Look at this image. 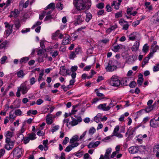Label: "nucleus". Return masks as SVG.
I'll use <instances>...</instances> for the list:
<instances>
[{"label": "nucleus", "mask_w": 159, "mask_h": 159, "mask_svg": "<svg viewBox=\"0 0 159 159\" xmlns=\"http://www.w3.org/2000/svg\"><path fill=\"white\" fill-rule=\"evenodd\" d=\"M76 1V4L77 9L79 11L85 9L86 6L87 9H89L91 5V0H75Z\"/></svg>", "instance_id": "1"}, {"label": "nucleus", "mask_w": 159, "mask_h": 159, "mask_svg": "<svg viewBox=\"0 0 159 159\" xmlns=\"http://www.w3.org/2000/svg\"><path fill=\"white\" fill-rule=\"evenodd\" d=\"M114 100H111L110 103L108 105H107V104L106 103L100 104L97 107V108L104 111H108L111 108L116 105V103H114Z\"/></svg>", "instance_id": "2"}, {"label": "nucleus", "mask_w": 159, "mask_h": 159, "mask_svg": "<svg viewBox=\"0 0 159 159\" xmlns=\"http://www.w3.org/2000/svg\"><path fill=\"white\" fill-rule=\"evenodd\" d=\"M75 117L77 119H75L72 116H71L72 120L69 122V123L66 124V126L68 128H70L71 126L76 125L82 121V119L81 117L76 116H75Z\"/></svg>", "instance_id": "3"}, {"label": "nucleus", "mask_w": 159, "mask_h": 159, "mask_svg": "<svg viewBox=\"0 0 159 159\" xmlns=\"http://www.w3.org/2000/svg\"><path fill=\"white\" fill-rule=\"evenodd\" d=\"M110 84L113 86L119 87L121 84L120 81L117 76L113 75L110 79Z\"/></svg>", "instance_id": "4"}, {"label": "nucleus", "mask_w": 159, "mask_h": 159, "mask_svg": "<svg viewBox=\"0 0 159 159\" xmlns=\"http://www.w3.org/2000/svg\"><path fill=\"white\" fill-rule=\"evenodd\" d=\"M24 150L21 148L16 147L14 148L12 152L13 157L16 159H18L22 156Z\"/></svg>", "instance_id": "5"}, {"label": "nucleus", "mask_w": 159, "mask_h": 159, "mask_svg": "<svg viewBox=\"0 0 159 159\" xmlns=\"http://www.w3.org/2000/svg\"><path fill=\"white\" fill-rule=\"evenodd\" d=\"M19 87L21 90L22 94L25 95L27 93L28 91L30 89L31 86L30 84H27L26 83V82H25L22 84Z\"/></svg>", "instance_id": "6"}, {"label": "nucleus", "mask_w": 159, "mask_h": 159, "mask_svg": "<svg viewBox=\"0 0 159 159\" xmlns=\"http://www.w3.org/2000/svg\"><path fill=\"white\" fill-rule=\"evenodd\" d=\"M4 24L5 25V27L7 28L5 31V34L7 37H8L9 36L12 32V28L13 25H10L7 22H4Z\"/></svg>", "instance_id": "7"}, {"label": "nucleus", "mask_w": 159, "mask_h": 159, "mask_svg": "<svg viewBox=\"0 0 159 159\" xmlns=\"http://www.w3.org/2000/svg\"><path fill=\"white\" fill-rule=\"evenodd\" d=\"M116 66L114 63L111 61H109L108 65L105 67L106 70L107 71L112 72L116 70Z\"/></svg>", "instance_id": "8"}, {"label": "nucleus", "mask_w": 159, "mask_h": 159, "mask_svg": "<svg viewBox=\"0 0 159 159\" xmlns=\"http://www.w3.org/2000/svg\"><path fill=\"white\" fill-rule=\"evenodd\" d=\"M74 25H76L81 24L84 20V18L80 15L75 16H74Z\"/></svg>", "instance_id": "9"}, {"label": "nucleus", "mask_w": 159, "mask_h": 159, "mask_svg": "<svg viewBox=\"0 0 159 159\" xmlns=\"http://www.w3.org/2000/svg\"><path fill=\"white\" fill-rule=\"evenodd\" d=\"M42 22V21H37L34 25H33L31 28V29H33L34 28L37 27L35 29V31L37 33H39L40 32L41 28V27L40 26V25L41 24Z\"/></svg>", "instance_id": "10"}, {"label": "nucleus", "mask_w": 159, "mask_h": 159, "mask_svg": "<svg viewBox=\"0 0 159 159\" xmlns=\"http://www.w3.org/2000/svg\"><path fill=\"white\" fill-rule=\"evenodd\" d=\"M150 125L152 128H157L159 126V122L154 118L152 119L150 121Z\"/></svg>", "instance_id": "11"}, {"label": "nucleus", "mask_w": 159, "mask_h": 159, "mask_svg": "<svg viewBox=\"0 0 159 159\" xmlns=\"http://www.w3.org/2000/svg\"><path fill=\"white\" fill-rule=\"evenodd\" d=\"M69 70L66 69L64 66H61L60 68V71L59 74L62 75H66L67 74L69 75L68 73V71H69Z\"/></svg>", "instance_id": "12"}, {"label": "nucleus", "mask_w": 159, "mask_h": 159, "mask_svg": "<svg viewBox=\"0 0 159 159\" xmlns=\"http://www.w3.org/2000/svg\"><path fill=\"white\" fill-rule=\"evenodd\" d=\"M131 80L130 77L125 78L122 79L120 81L121 84L123 86L128 85V83Z\"/></svg>", "instance_id": "13"}, {"label": "nucleus", "mask_w": 159, "mask_h": 159, "mask_svg": "<svg viewBox=\"0 0 159 159\" xmlns=\"http://www.w3.org/2000/svg\"><path fill=\"white\" fill-rule=\"evenodd\" d=\"M128 150L130 153L135 154L138 152L139 148L136 146H133L129 148Z\"/></svg>", "instance_id": "14"}, {"label": "nucleus", "mask_w": 159, "mask_h": 159, "mask_svg": "<svg viewBox=\"0 0 159 159\" xmlns=\"http://www.w3.org/2000/svg\"><path fill=\"white\" fill-rule=\"evenodd\" d=\"M70 41V36L68 34L66 35L63 39L62 44L64 45L68 44H69Z\"/></svg>", "instance_id": "15"}, {"label": "nucleus", "mask_w": 159, "mask_h": 159, "mask_svg": "<svg viewBox=\"0 0 159 159\" xmlns=\"http://www.w3.org/2000/svg\"><path fill=\"white\" fill-rule=\"evenodd\" d=\"M118 2L116 3V1H113L111 5V7L114 6V8L116 10H118L122 2V0H118Z\"/></svg>", "instance_id": "16"}, {"label": "nucleus", "mask_w": 159, "mask_h": 159, "mask_svg": "<svg viewBox=\"0 0 159 159\" xmlns=\"http://www.w3.org/2000/svg\"><path fill=\"white\" fill-rule=\"evenodd\" d=\"M100 143L99 141H97L95 143L91 142L88 145V147L89 148H96L98 145Z\"/></svg>", "instance_id": "17"}, {"label": "nucleus", "mask_w": 159, "mask_h": 159, "mask_svg": "<svg viewBox=\"0 0 159 159\" xmlns=\"http://www.w3.org/2000/svg\"><path fill=\"white\" fill-rule=\"evenodd\" d=\"M139 46V43L138 41H136L132 47L131 49L133 52H136L138 50Z\"/></svg>", "instance_id": "18"}, {"label": "nucleus", "mask_w": 159, "mask_h": 159, "mask_svg": "<svg viewBox=\"0 0 159 159\" xmlns=\"http://www.w3.org/2000/svg\"><path fill=\"white\" fill-rule=\"evenodd\" d=\"M13 25H14L16 30H19L21 26V23L19 19L15 20Z\"/></svg>", "instance_id": "19"}, {"label": "nucleus", "mask_w": 159, "mask_h": 159, "mask_svg": "<svg viewBox=\"0 0 159 159\" xmlns=\"http://www.w3.org/2000/svg\"><path fill=\"white\" fill-rule=\"evenodd\" d=\"M16 74L17 75L18 77L21 78H23L25 75V74L24 73V70H20L17 71Z\"/></svg>", "instance_id": "20"}, {"label": "nucleus", "mask_w": 159, "mask_h": 159, "mask_svg": "<svg viewBox=\"0 0 159 159\" xmlns=\"http://www.w3.org/2000/svg\"><path fill=\"white\" fill-rule=\"evenodd\" d=\"M46 123L48 125H51L53 122V120L51 116V114H48L46 116Z\"/></svg>", "instance_id": "21"}, {"label": "nucleus", "mask_w": 159, "mask_h": 159, "mask_svg": "<svg viewBox=\"0 0 159 159\" xmlns=\"http://www.w3.org/2000/svg\"><path fill=\"white\" fill-rule=\"evenodd\" d=\"M14 145V143H6L5 148L7 150H9L13 148Z\"/></svg>", "instance_id": "22"}, {"label": "nucleus", "mask_w": 159, "mask_h": 159, "mask_svg": "<svg viewBox=\"0 0 159 159\" xmlns=\"http://www.w3.org/2000/svg\"><path fill=\"white\" fill-rule=\"evenodd\" d=\"M19 14V11L18 10L15 9L14 11H11V14L9 16V17H17Z\"/></svg>", "instance_id": "23"}, {"label": "nucleus", "mask_w": 159, "mask_h": 159, "mask_svg": "<svg viewBox=\"0 0 159 159\" xmlns=\"http://www.w3.org/2000/svg\"><path fill=\"white\" fill-rule=\"evenodd\" d=\"M156 106V102H155L154 104L151 106H148V107H147L145 109L147 112H149L152 110H153Z\"/></svg>", "instance_id": "24"}, {"label": "nucleus", "mask_w": 159, "mask_h": 159, "mask_svg": "<svg viewBox=\"0 0 159 159\" xmlns=\"http://www.w3.org/2000/svg\"><path fill=\"white\" fill-rule=\"evenodd\" d=\"M137 128V127H134L133 128H132L131 127H130L129 129H130V131H129V134L128 136L131 137L132 136H133Z\"/></svg>", "instance_id": "25"}, {"label": "nucleus", "mask_w": 159, "mask_h": 159, "mask_svg": "<svg viewBox=\"0 0 159 159\" xmlns=\"http://www.w3.org/2000/svg\"><path fill=\"white\" fill-rule=\"evenodd\" d=\"M30 3L31 5L32 4V2H30L29 0H28L24 3L22 4L20 2V5L23 8H25L27 7Z\"/></svg>", "instance_id": "26"}, {"label": "nucleus", "mask_w": 159, "mask_h": 159, "mask_svg": "<svg viewBox=\"0 0 159 159\" xmlns=\"http://www.w3.org/2000/svg\"><path fill=\"white\" fill-rule=\"evenodd\" d=\"M55 8V4L54 3H51L48 5L45 8V10L51 9L53 10Z\"/></svg>", "instance_id": "27"}, {"label": "nucleus", "mask_w": 159, "mask_h": 159, "mask_svg": "<svg viewBox=\"0 0 159 159\" xmlns=\"http://www.w3.org/2000/svg\"><path fill=\"white\" fill-rule=\"evenodd\" d=\"M78 140V136L77 135H75L73 136L72 138L70 139V143H73L76 141Z\"/></svg>", "instance_id": "28"}, {"label": "nucleus", "mask_w": 159, "mask_h": 159, "mask_svg": "<svg viewBox=\"0 0 159 159\" xmlns=\"http://www.w3.org/2000/svg\"><path fill=\"white\" fill-rule=\"evenodd\" d=\"M27 135L29 137L30 140H34L36 138V134L34 133H32L31 134H29Z\"/></svg>", "instance_id": "29"}, {"label": "nucleus", "mask_w": 159, "mask_h": 159, "mask_svg": "<svg viewBox=\"0 0 159 159\" xmlns=\"http://www.w3.org/2000/svg\"><path fill=\"white\" fill-rule=\"evenodd\" d=\"M136 34L135 32H133L129 35V39L130 40H134L136 38Z\"/></svg>", "instance_id": "30"}, {"label": "nucleus", "mask_w": 159, "mask_h": 159, "mask_svg": "<svg viewBox=\"0 0 159 159\" xmlns=\"http://www.w3.org/2000/svg\"><path fill=\"white\" fill-rule=\"evenodd\" d=\"M92 16L91 14L90 13H87L86 16L85 21L88 22L92 19Z\"/></svg>", "instance_id": "31"}, {"label": "nucleus", "mask_w": 159, "mask_h": 159, "mask_svg": "<svg viewBox=\"0 0 159 159\" xmlns=\"http://www.w3.org/2000/svg\"><path fill=\"white\" fill-rule=\"evenodd\" d=\"M121 45L117 44L116 45H114L113 47V50L115 52H118L120 48Z\"/></svg>", "instance_id": "32"}, {"label": "nucleus", "mask_w": 159, "mask_h": 159, "mask_svg": "<svg viewBox=\"0 0 159 159\" xmlns=\"http://www.w3.org/2000/svg\"><path fill=\"white\" fill-rule=\"evenodd\" d=\"M76 54L74 51H71L70 52L69 58L71 59H74L76 57Z\"/></svg>", "instance_id": "33"}, {"label": "nucleus", "mask_w": 159, "mask_h": 159, "mask_svg": "<svg viewBox=\"0 0 159 159\" xmlns=\"http://www.w3.org/2000/svg\"><path fill=\"white\" fill-rule=\"evenodd\" d=\"M59 128L60 126L59 125H56L55 126L52 127V129L51 131L52 132V133H53L57 131L59 129Z\"/></svg>", "instance_id": "34"}, {"label": "nucleus", "mask_w": 159, "mask_h": 159, "mask_svg": "<svg viewBox=\"0 0 159 159\" xmlns=\"http://www.w3.org/2000/svg\"><path fill=\"white\" fill-rule=\"evenodd\" d=\"M143 81V79L142 77H140L138 78L137 80V83L138 84L139 86H141Z\"/></svg>", "instance_id": "35"}, {"label": "nucleus", "mask_w": 159, "mask_h": 159, "mask_svg": "<svg viewBox=\"0 0 159 159\" xmlns=\"http://www.w3.org/2000/svg\"><path fill=\"white\" fill-rule=\"evenodd\" d=\"M29 60V58L28 57H24L20 59V62L21 64L22 63H26Z\"/></svg>", "instance_id": "36"}, {"label": "nucleus", "mask_w": 159, "mask_h": 159, "mask_svg": "<svg viewBox=\"0 0 159 159\" xmlns=\"http://www.w3.org/2000/svg\"><path fill=\"white\" fill-rule=\"evenodd\" d=\"M63 5L61 2H58L56 5V7L58 10H61L63 8Z\"/></svg>", "instance_id": "37"}, {"label": "nucleus", "mask_w": 159, "mask_h": 159, "mask_svg": "<svg viewBox=\"0 0 159 159\" xmlns=\"http://www.w3.org/2000/svg\"><path fill=\"white\" fill-rule=\"evenodd\" d=\"M36 81L37 80L34 77H32L30 79V84H29L31 86V85L34 84L36 82Z\"/></svg>", "instance_id": "38"}, {"label": "nucleus", "mask_w": 159, "mask_h": 159, "mask_svg": "<svg viewBox=\"0 0 159 159\" xmlns=\"http://www.w3.org/2000/svg\"><path fill=\"white\" fill-rule=\"evenodd\" d=\"M13 136V133L9 131L6 132L5 136L6 137L11 138Z\"/></svg>", "instance_id": "39"}, {"label": "nucleus", "mask_w": 159, "mask_h": 159, "mask_svg": "<svg viewBox=\"0 0 159 159\" xmlns=\"http://www.w3.org/2000/svg\"><path fill=\"white\" fill-rule=\"evenodd\" d=\"M149 59L150 57H146L145 58L142 63V67H143L146 65V64L148 62V61L149 60Z\"/></svg>", "instance_id": "40"}, {"label": "nucleus", "mask_w": 159, "mask_h": 159, "mask_svg": "<svg viewBox=\"0 0 159 159\" xmlns=\"http://www.w3.org/2000/svg\"><path fill=\"white\" fill-rule=\"evenodd\" d=\"M37 113V110H30L27 112L28 115L30 116L31 114L36 115Z\"/></svg>", "instance_id": "41"}, {"label": "nucleus", "mask_w": 159, "mask_h": 159, "mask_svg": "<svg viewBox=\"0 0 159 159\" xmlns=\"http://www.w3.org/2000/svg\"><path fill=\"white\" fill-rule=\"evenodd\" d=\"M59 34H60L59 31L58 30L56 32L52 34V39H55L56 37L59 35Z\"/></svg>", "instance_id": "42"}, {"label": "nucleus", "mask_w": 159, "mask_h": 159, "mask_svg": "<svg viewBox=\"0 0 159 159\" xmlns=\"http://www.w3.org/2000/svg\"><path fill=\"white\" fill-rule=\"evenodd\" d=\"M96 131L95 128L93 127H91L89 130V134L90 135L93 134Z\"/></svg>", "instance_id": "43"}, {"label": "nucleus", "mask_w": 159, "mask_h": 159, "mask_svg": "<svg viewBox=\"0 0 159 159\" xmlns=\"http://www.w3.org/2000/svg\"><path fill=\"white\" fill-rule=\"evenodd\" d=\"M105 4L102 2L98 3L96 5V7L98 9H101L104 7Z\"/></svg>", "instance_id": "44"}, {"label": "nucleus", "mask_w": 159, "mask_h": 159, "mask_svg": "<svg viewBox=\"0 0 159 159\" xmlns=\"http://www.w3.org/2000/svg\"><path fill=\"white\" fill-rule=\"evenodd\" d=\"M122 26H123V30H127L129 28V25L127 21H125V24H124Z\"/></svg>", "instance_id": "45"}, {"label": "nucleus", "mask_w": 159, "mask_h": 159, "mask_svg": "<svg viewBox=\"0 0 159 159\" xmlns=\"http://www.w3.org/2000/svg\"><path fill=\"white\" fill-rule=\"evenodd\" d=\"M122 11H120L118 12L115 14V17L116 18L121 17L122 16Z\"/></svg>", "instance_id": "46"}, {"label": "nucleus", "mask_w": 159, "mask_h": 159, "mask_svg": "<svg viewBox=\"0 0 159 159\" xmlns=\"http://www.w3.org/2000/svg\"><path fill=\"white\" fill-rule=\"evenodd\" d=\"M83 154V153L82 151L74 153V154L76 157H82Z\"/></svg>", "instance_id": "47"}, {"label": "nucleus", "mask_w": 159, "mask_h": 159, "mask_svg": "<svg viewBox=\"0 0 159 159\" xmlns=\"http://www.w3.org/2000/svg\"><path fill=\"white\" fill-rule=\"evenodd\" d=\"M7 57L6 56H3L1 59L0 61H1V63L2 64H4L5 62V61L7 60Z\"/></svg>", "instance_id": "48"}, {"label": "nucleus", "mask_w": 159, "mask_h": 159, "mask_svg": "<svg viewBox=\"0 0 159 159\" xmlns=\"http://www.w3.org/2000/svg\"><path fill=\"white\" fill-rule=\"evenodd\" d=\"M15 114L17 116H20L22 114V112L20 109H18L15 111Z\"/></svg>", "instance_id": "49"}, {"label": "nucleus", "mask_w": 159, "mask_h": 159, "mask_svg": "<svg viewBox=\"0 0 159 159\" xmlns=\"http://www.w3.org/2000/svg\"><path fill=\"white\" fill-rule=\"evenodd\" d=\"M136 85V83L135 81H132L130 82L129 84V86L131 88L135 87Z\"/></svg>", "instance_id": "50"}, {"label": "nucleus", "mask_w": 159, "mask_h": 159, "mask_svg": "<svg viewBox=\"0 0 159 159\" xmlns=\"http://www.w3.org/2000/svg\"><path fill=\"white\" fill-rule=\"evenodd\" d=\"M48 143V140H44L43 141V144L44 146V150L46 151L48 149V147L47 145Z\"/></svg>", "instance_id": "51"}, {"label": "nucleus", "mask_w": 159, "mask_h": 159, "mask_svg": "<svg viewBox=\"0 0 159 159\" xmlns=\"http://www.w3.org/2000/svg\"><path fill=\"white\" fill-rule=\"evenodd\" d=\"M73 148H72L71 145H69L64 150L66 152H69Z\"/></svg>", "instance_id": "52"}, {"label": "nucleus", "mask_w": 159, "mask_h": 159, "mask_svg": "<svg viewBox=\"0 0 159 159\" xmlns=\"http://www.w3.org/2000/svg\"><path fill=\"white\" fill-rule=\"evenodd\" d=\"M119 127L118 125L116 126L114 129L113 132L112 133V134L118 133V132L119 130Z\"/></svg>", "instance_id": "53"}, {"label": "nucleus", "mask_w": 159, "mask_h": 159, "mask_svg": "<svg viewBox=\"0 0 159 159\" xmlns=\"http://www.w3.org/2000/svg\"><path fill=\"white\" fill-rule=\"evenodd\" d=\"M46 51V50L44 49V48H42L41 49H40L39 50L37 54L38 55H40L42 54V53L45 52Z\"/></svg>", "instance_id": "54"}, {"label": "nucleus", "mask_w": 159, "mask_h": 159, "mask_svg": "<svg viewBox=\"0 0 159 159\" xmlns=\"http://www.w3.org/2000/svg\"><path fill=\"white\" fill-rule=\"evenodd\" d=\"M116 136L119 138H121L123 137V135L120 133H117L113 134L111 135V136Z\"/></svg>", "instance_id": "55"}, {"label": "nucleus", "mask_w": 159, "mask_h": 159, "mask_svg": "<svg viewBox=\"0 0 159 159\" xmlns=\"http://www.w3.org/2000/svg\"><path fill=\"white\" fill-rule=\"evenodd\" d=\"M148 50V47L147 44H145L143 46V52H146Z\"/></svg>", "instance_id": "56"}, {"label": "nucleus", "mask_w": 159, "mask_h": 159, "mask_svg": "<svg viewBox=\"0 0 159 159\" xmlns=\"http://www.w3.org/2000/svg\"><path fill=\"white\" fill-rule=\"evenodd\" d=\"M30 140V139L27 135L26 137L24 138H23V142L25 144H26L28 143Z\"/></svg>", "instance_id": "57"}, {"label": "nucleus", "mask_w": 159, "mask_h": 159, "mask_svg": "<svg viewBox=\"0 0 159 159\" xmlns=\"http://www.w3.org/2000/svg\"><path fill=\"white\" fill-rule=\"evenodd\" d=\"M77 66H72L70 68V70L72 72H75L77 70Z\"/></svg>", "instance_id": "58"}, {"label": "nucleus", "mask_w": 159, "mask_h": 159, "mask_svg": "<svg viewBox=\"0 0 159 159\" xmlns=\"http://www.w3.org/2000/svg\"><path fill=\"white\" fill-rule=\"evenodd\" d=\"M5 152V150L4 149L2 148L0 149V158L3 157Z\"/></svg>", "instance_id": "59"}, {"label": "nucleus", "mask_w": 159, "mask_h": 159, "mask_svg": "<svg viewBox=\"0 0 159 159\" xmlns=\"http://www.w3.org/2000/svg\"><path fill=\"white\" fill-rule=\"evenodd\" d=\"M69 140V138L68 137H65L62 142V144L64 145H66L68 142Z\"/></svg>", "instance_id": "60"}, {"label": "nucleus", "mask_w": 159, "mask_h": 159, "mask_svg": "<svg viewBox=\"0 0 159 159\" xmlns=\"http://www.w3.org/2000/svg\"><path fill=\"white\" fill-rule=\"evenodd\" d=\"M106 8L107 9V11L108 12H111L112 10V8L109 5H107Z\"/></svg>", "instance_id": "61"}, {"label": "nucleus", "mask_w": 159, "mask_h": 159, "mask_svg": "<svg viewBox=\"0 0 159 159\" xmlns=\"http://www.w3.org/2000/svg\"><path fill=\"white\" fill-rule=\"evenodd\" d=\"M159 48V47L158 45H156L155 47L153 46L152 47V51L153 52V53L155 52Z\"/></svg>", "instance_id": "62"}, {"label": "nucleus", "mask_w": 159, "mask_h": 159, "mask_svg": "<svg viewBox=\"0 0 159 159\" xmlns=\"http://www.w3.org/2000/svg\"><path fill=\"white\" fill-rule=\"evenodd\" d=\"M52 17L51 15H47L46 16L44 19V21L52 19Z\"/></svg>", "instance_id": "63"}, {"label": "nucleus", "mask_w": 159, "mask_h": 159, "mask_svg": "<svg viewBox=\"0 0 159 159\" xmlns=\"http://www.w3.org/2000/svg\"><path fill=\"white\" fill-rule=\"evenodd\" d=\"M133 9V8L132 7H131L130 8L128 7L126 11L127 14L128 15H130Z\"/></svg>", "instance_id": "64"}]
</instances>
